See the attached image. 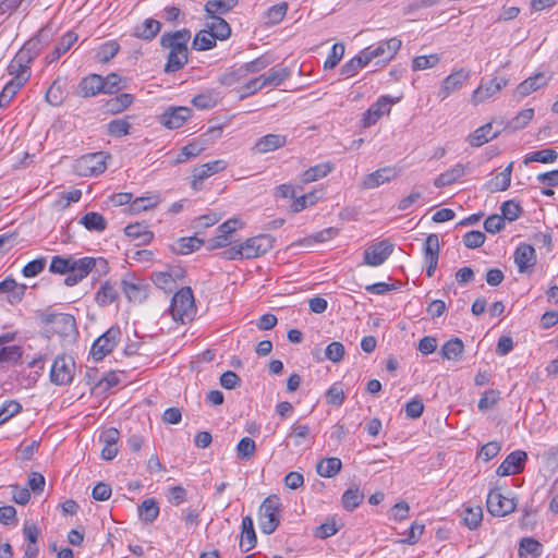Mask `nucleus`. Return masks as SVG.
Wrapping results in <instances>:
<instances>
[{
    "instance_id": "1",
    "label": "nucleus",
    "mask_w": 558,
    "mask_h": 558,
    "mask_svg": "<svg viewBox=\"0 0 558 558\" xmlns=\"http://www.w3.org/2000/svg\"><path fill=\"white\" fill-rule=\"evenodd\" d=\"M191 32L182 28L174 32H166L160 37V46L168 50L165 73H175L184 68L189 61V41Z\"/></svg>"
},
{
    "instance_id": "2",
    "label": "nucleus",
    "mask_w": 558,
    "mask_h": 558,
    "mask_svg": "<svg viewBox=\"0 0 558 558\" xmlns=\"http://www.w3.org/2000/svg\"><path fill=\"white\" fill-rule=\"evenodd\" d=\"M280 498L276 495L268 496L259 506L258 523L262 533L272 534L280 524Z\"/></svg>"
},
{
    "instance_id": "3",
    "label": "nucleus",
    "mask_w": 558,
    "mask_h": 558,
    "mask_svg": "<svg viewBox=\"0 0 558 558\" xmlns=\"http://www.w3.org/2000/svg\"><path fill=\"white\" fill-rule=\"evenodd\" d=\"M170 313L174 320L185 323L195 313L194 296L190 287L181 288L171 299Z\"/></svg>"
},
{
    "instance_id": "4",
    "label": "nucleus",
    "mask_w": 558,
    "mask_h": 558,
    "mask_svg": "<svg viewBox=\"0 0 558 558\" xmlns=\"http://www.w3.org/2000/svg\"><path fill=\"white\" fill-rule=\"evenodd\" d=\"M402 41L392 37L387 40H380L374 45H371L364 48L363 58H365L368 63L374 59H379L383 62H389L393 59L397 52L400 50Z\"/></svg>"
},
{
    "instance_id": "5",
    "label": "nucleus",
    "mask_w": 558,
    "mask_h": 558,
    "mask_svg": "<svg viewBox=\"0 0 558 558\" xmlns=\"http://www.w3.org/2000/svg\"><path fill=\"white\" fill-rule=\"evenodd\" d=\"M108 158L104 151L86 154L76 160L75 170L81 177L99 175L107 169Z\"/></svg>"
},
{
    "instance_id": "6",
    "label": "nucleus",
    "mask_w": 558,
    "mask_h": 558,
    "mask_svg": "<svg viewBox=\"0 0 558 558\" xmlns=\"http://www.w3.org/2000/svg\"><path fill=\"white\" fill-rule=\"evenodd\" d=\"M121 337L119 327H110L106 332L99 336L93 343L90 355L96 362L101 361L106 355L112 352Z\"/></svg>"
},
{
    "instance_id": "7",
    "label": "nucleus",
    "mask_w": 558,
    "mask_h": 558,
    "mask_svg": "<svg viewBox=\"0 0 558 558\" xmlns=\"http://www.w3.org/2000/svg\"><path fill=\"white\" fill-rule=\"evenodd\" d=\"M97 263L102 265V268L106 269L107 263L102 258H94V257H82L78 258L76 265L73 266V269H70L65 275L64 284L68 287H73L81 282L84 278H86Z\"/></svg>"
},
{
    "instance_id": "8",
    "label": "nucleus",
    "mask_w": 558,
    "mask_h": 558,
    "mask_svg": "<svg viewBox=\"0 0 558 558\" xmlns=\"http://www.w3.org/2000/svg\"><path fill=\"white\" fill-rule=\"evenodd\" d=\"M274 238L269 234H259L248 238L241 243L245 259L259 257L274 247Z\"/></svg>"
},
{
    "instance_id": "9",
    "label": "nucleus",
    "mask_w": 558,
    "mask_h": 558,
    "mask_svg": "<svg viewBox=\"0 0 558 558\" xmlns=\"http://www.w3.org/2000/svg\"><path fill=\"white\" fill-rule=\"evenodd\" d=\"M74 363L71 357L58 356L50 369V380L59 386L69 385L74 376Z\"/></svg>"
},
{
    "instance_id": "10",
    "label": "nucleus",
    "mask_w": 558,
    "mask_h": 558,
    "mask_svg": "<svg viewBox=\"0 0 558 558\" xmlns=\"http://www.w3.org/2000/svg\"><path fill=\"white\" fill-rule=\"evenodd\" d=\"M486 506L488 512L494 517H505L515 510L514 500L505 497L498 489L488 493Z\"/></svg>"
},
{
    "instance_id": "11",
    "label": "nucleus",
    "mask_w": 558,
    "mask_h": 558,
    "mask_svg": "<svg viewBox=\"0 0 558 558\" xmlns=\"http://www.w3.org/2000/svg\"><path fill=\"white\" fill-rule=\"evenodd\" d=\"M470 78V71L459 69L444 78L437 96L440 100L447 99L452 93L460 90Z\"/></svg>"
},
{
    "instance_id": "12",
    "label": "nucleus",
    "mask_w": 558,
    "mask_h": 558,
    "mask_svg": "<svg viewBox=\"0 0 558 558\" xmlns=\"http://www.w3.org/2000/svg\"><path fill=\"white\" fill-rule=\"evenodd\" d=\"M527 453L523 450H514L510 452L501 464L497 468L498 476H509L521 473L526 464Z\"/></svg>"
},
{
    "instance_id": "13",
    "label": "nucleus",
    "mask_w": 558,
    "mask_h": 558,
    "mask_svg": "<svg viewBox=\"0 0 558 558\" xmlns=\"http://www.w3.org/2000/svg\"><path fill=\"white\" fill-rule=\"evenodd\" d=\"M396 101L388 95L380 96L363 114V126L369 128L374 125L384 114L390 112L391 106Z\"/></svg>"
},
{
    "instance_id": "14",
    "label": "nucleus",
    "mask_w": 558,
    "mask_h": 558,
    "mask_svg": "<svg viewBox=\"0 0 558 558\" xmlns=\"http://www.w3.org/2000/svg\"><path fill=\"white\" fill-rule=\"evenodd\" d=\"M227 161L222 159L206 162L199 167H196L192 171V189L198 191L202 189L203 182L211 175L223 171L227 168Z\"/></svg>"
},
{
    "instance_id": "15",
    "label": "nucleus",
    "mask_w": 558,
    "mask_h": 558,
    "mask_svg": "<svg viewBox=\"0 0 558 558\" xmlns=\"http://www.w3.org/2000/svg\"><path fill=\"white\" fill-rule=\"evenodd\" d=\"M393 245L384 240L368 246L364 251V263L372 267H377L384 264L392 254Z\"/></svg>"
},
{
    "instance_id": "16",
    "label": "nucleus",
    "mask_w": 558,
    "mask_h": 558,
    "mask_svg": "<svg viewBox=\"0 0 558 558\" xmlns=\"http://www.w3.org/2000/svg\"><path fill=\"white\" fill-rule=\"evenodd\" d=\"M192 116L189 107H169L159 117V122L169 130L181 128Z\"/></svg>"
},
{
    "instance_id": "17",
    "label": "nucleus",
    "mask_w": 558,
    "mask_h": 558,
    "mask_svg": "<svg viewBox=\"0 0 558 558\" xmlns=\"http://www.w3.org/2000/svg\"><path fill=\"white\" fill-rule=\"evenodd\" d=\"M240 227L238 219H229L217 228V235L209 239L208 248L217 250L227 247L232 242V234Z\"/></svg>"
},
{
    "instance_id": "18",
    "label": "nucleus",
    "mask_w": 558,
    "mask_h": 558,
    "mask_svg": "<svg viewBox=\"0 0 558 558\" xmlns=\"http://www.w3.org/2000/svg\"><path fill=\"white\" fill-rule=\"evenodd\" d=\"M31 62L24 58V52H17L8 65V73L12 76L10 81L24 86L31 77Z\"/></svg>"
},
{
    "instance_id": "19",
    "label": "nucleus",
    "mask_w": 558,
    "mask_h": 558,
    "mask_svg": "<svg viewBox=\"0 0 558 558\" xmlns=\"http://www.w3.org/2000/svg\"><path fill=\"white\" fill-rule=\"evenodd\" d=\"M508 84L505 77H494L485 84H481L472 94V104L477 106L486 99L499 93Z\"/></svg>"
},
{
    "instance_id": "20",
    "label": "nucleus",
    "mask_w": 558,
    "mask_h": 558,
    "mask_svg": "<svg viewBox=\"0 0 558 558\" xmlns=\"http://www.w3.org/2000/svg\"><path fill=\"white\" fill-rule=\"evenodd\" d=\"M439 250L438 235L435 233L427 235L423 247L427 277H432L437 268Z\"/></svg>"
},
{
    "instance_id": "21",
    "label": "nucleus",
    "mask_w": 558,
    "mask_h": 558,
    "mask_svg": "<svg viewBox=\"0 0 558 558\" xmlns=\"http://www.w3.org/2000/svg\"><path fill=\"white\" fill-rule=\"evenodd\" d=\"M45 323L52 324L53 331L62 337H69L76 331V323L70 314H50L45 317Z\"/></svg>"
},
{
    "instance_id": "22",
    "label": "nucleus",
    "mask_w": 558,
    "mask_h": 558,
    "mask_svg": "<svg viewBox=\"0 0 558 558\" xmlns=\"http://www.w3.org/2000/svg\"><path fill=\"white\" fill-rule=\"evenodd\" d=\"M287 439L292 441V445L296 448L303 446L310 447L315 439V435L312 433L311 427L307 424H301L295 422L290 427Z\"/></svg>"
},
{
    "instance_id": "23",
    "label": "nucleus",
    "mask_w": 558,
    "mask_h": 558,
    "mask_svg": "<svg viewBox=\"0 0 558 558\" xmlns=\"http://www.w3.org/2000/svg\"><path fill=\"white\" fill-rule=\"evenodd\" d=\"M399 175L396 167H384L365 177L363 187L367 190L376 189L386 182H390Z\"/></svg>"
},
{
    "instance_id": "24",
    "label": "nucleus",
    "mask_w": 558,
    "mask_h": 558,
    "mask_svg": "<svg viewBox=\"0 0 558 558\" xmlns=\"http://www.w3.org/2000/svg\"><path fill=\"white\" fill-rule=\"evenodd\" d=\"M101 93H104V81L99 74H89L78 83L77 94L82 97H94Z\"/></svg>"
},
{
    "instance_id": "25",
    "label": "nucleus",
    "mask_w": 558,
    "mask_h": 558,
    "mask_svg": "<svg viewBox=\"0 0 558 558\" xmlns=\"http://www.w3.org/2000/svg\"><path fill=\"white\" fill-rule=\"evenodd\" d=\"M514 263L519 272H525L532 268L536 263L535 248L530 244H520L514 252Z\"/></svg>"
},
{
    "instance_id": "26",
    "label": "nucleus",
    "mask_w": 558,
    "mask_h": 558,
    "mask_svg": "<svg viewBox=\"0 0 558 558\" xmlns=\"http://www.w3.org/2000/svg\"><path fill=\"white\" fill-rule=\"evenodd\" d=\"M287 143L288 137L284 134H267L256 141L254 149L258 154H266L286 146Z\"/></svg>"
},
{
    "instance_id": "27",
    "label": "nucleus",
    "mask_w": 558,
    "mask_h": 558,
    "mask_svg": "<svg viewBox=\"0 0 558 558\" xmlns=\"http://www.w3.org/2000/svg\"><path fill=\"white\" fill-rule=\"evenodd\" d=\"M121 288L130 302L141 303L147 296L145 284L134 278H124Z\"/></svg>"
},
{
    "instance_id": "28",
    "label": "nucleus",
    "mask_w": 558,
    "mask_h": 558,
    "mask_svg": "<svg viewBox=\"0 0 558 558\" xmlns=\"http://www.w3.org/2000/svg\"><path fill=\"white\" fill-rule=\"evenodd\" d=\"M241 538H240V548L242 551H250L256 546L257 538L254 529V522L252 517L246 515L242 519L241 525Z\"/></svg>"
},
{
    "instance_id": "29",
    "label": "nucleus",
    "mask_w": 558,
    "mask_h": 558,
    "mask_svg": "<svg viewBox=\"0 0 558 558\" xmlns=\"http://www.w3.org/2000/svg\"><path fill=\"white\" fill-rule=\"evenodd\" d=\"M549 82V78L542 72L527 77L522 83H520L517 87V94L520 97H526L530 94L538 90L539 88L546 86Z\"/></svg>"
},
{
    "instance_id": "30",
    "label": "nucleus",
    "mask_w": 558,
    "mask_h": 558,
    "mask_svg": "<svg viewBox=\"0 0 558 558\" xmlns=\"http://www.w3.org/2000/svg\"><path fill=\"white\" fill-rule=\"evenodd\" d=\"M27 287L19 284L13 278L7 277L0 282V293H8V302L16 304L22 301Z\"/></svg>"
},
{
    "instance_id": "31",
    "label": "nucleus",
    "mask_w": 558,
    "mask_h": 558,
    "mask_svg": "<svg viewBox=\"0 0 558 558\" xmlns=\"http://www.w3.org/2000/svg\"><path fill=\"white\" fill-rule=\"evenodd\" d=\"M77 40V34L74 32L65 33L60 40L56 44L53 50L47 54L46 59L48 63H52L59 60L64 53H66Z\"/></svg>"
},
{
    "instance_id": "32",
    "label": "nucleus",
    "mask_w": 558,
    "mask_h": 558,
    "mask_svg": "<svg viewBox=\"0 0 558 558\" xmlns=\"http://www.w3.org/2000/svg\"><path fill=\"white\" fill-rule=\"evenodd\" d=\"M465 173V166L462 163H456L453 167L448 169L447 171L440 173L434 180V186L440 189L456 183L459 179H461Z\"/></svg>"
},
{
    "instance_id": "33",
    "label": "nucleus",
    "mask_w": 558,
    "mask_h": 558,
    "mask_svg": "<svg viewBox=\"0 0 558 558\" xmlns=\"http://www.w3.org/2000/svg\"><path fill=\"white\" fill-rule=\"evenodd\" d=\"M498 131H493V124L486 123L477 128L470 136L469 143L473 147H480L498 136Z\"/></svg>"
},
{
    "instance_id": "34",
    "label": "nucleus",
    "mask_w": 558,
    "mask_h": 558,
    "mask_svg": "<svg viewBox=\"0 0 558 558\" xmlns=\"http://www.w3.org/2000/svg\"><path fill=\"white\" fill-rule=\"evenodd\" d=\"M160 27L161 24L159 21L146 19L133 28V36L144 40H151L159 33Z\"/></svg>"
},
{
    "instance_id": "35",
    "label": "nucleus",
    "mask_w": 558,
    "mask_h": 558,
    "mask_svg": "<svg viewBox=\"0 0 558 558\" xmlns=\"http://www.w3.org/2000/svg\"><path fill=\"white\" fill-rule=\"evenodd\" d=\"M48 39V29H40L35 38L29 39L19 52H24V58L32 62L39 53L43 41Z\"/></svg>"
},
{
    "instance_id": "36",
    "label": "nucleus",
    "mask_w": 558,
    "mask_h": 558,
    "mask_svg": "<svg viewBox=\"0 0 558 558\" xmlns=\"http://www.w3.org/2000/svg\"><path fill=\"white\" fill-rule=\"evenodd\" d=\"M221 100V94L217 89H207L192 99L194 107L201 110L214 108Z\"/></svg>"
},
{
    "instance_id": "37",
    "label": "nucleus",
    "mask_w": 558,
    "mask_h": 558,
    "mask_svg": "<svg viewBox=\"0 0 558 558\" xmlns=\"http://www.w3.org/2000/svg\"><path fill=\"white\" fill-rule=\"evenodd\" d=\"M134 102V96L129 93L119 94L105 104L106 111L111 114H118L128 109Z\"/></svg>"
},
{
    "instance_id": "38",
    "label": "nucleus",
    "mask_w": 558,
    "mask_h": 558,
    "mask_svg": "<svg viewBox=\"0 0 558 558\" xmlns=\"http://www.w3.org/2000/svg\"><path fill=\"white\" fill-rule=\"evenodd\" d=\"M512 169L513 162H510L500 173L487 182V189L493 193L508 190L511 183Z\"/></svg>"
},
{
    "instance_id": "39",
    "label": "nucleus",
    "mask_w": 558,
    "mask_h": 558,
    "mask_svg": "<svg viewBox=\"0 0 558 558\" xmlns=\"http://www.w3.org/2000/svg\"><path fill=\"white\" fill-rule=\"evenodd\" d=\"M209 21L206 27L213 33L214 37L219 40H226L231 35V27L221 16L208 15Z\"/></svg>"
},
{
    "instance_id": "40",
    "label": "nucleus",
    "mask_w": 558,
    "mask_h": 558,
    "mask_svg": "<svg viewBox=\"0 0 558 558\" xmlns=\"http://www.w3.org/2000/svg\"><path fill=\"white\" fill-rule=\"evenodd\" d=\"M78 222L90 232H102L108 225L106 218L96 211L86 213Z\"/></svg>"
},
{
    "instance_id": "41",
    "label": "nucleus",
    "mask_w": 558,
    "mask_h": 558,
    "mask_svg": "<svg viewBox=\"0 0 558 558\" xmlns=\"http://www.w3.org/2000/svg\"><path fill=\"white\" fill-rule=\"evenodd\" d=\"M542 551V544L533 537H523L519 543V558H538Z\"/></svg>"
},
{
    "instance_id": "42",
    "label": "nucleus",
    "mask_w": 558,
    "mask_h": 558,
    "mask_svg": "<svg viewBox=\"0 0 558 558\" xmlns=\"http://www.w3.org/2000/svg\"><path fill=\"white\" fill-rule=\"evenodd\" d=\"M462 521L470 530L477 529L483 520V509L478 505H466L462 511Z\"/></svg>"
},
{
    "instance_id": "43",
    "label": "nucleus",
    "mask_w": 558,
    "mask_h": 558,
    "mask_svg": "<svg viewBox=\"0 0 558 558\" xmlns=\"http://www.w3.org/2000/svg\"><path fill=\"white\" fill-rule=\"evenodd\" d=\"M339 234V229L329 227L326 229H323L314 234H311L308 236L303 238L299 241V245L301 246H313L317 243H325L332 239H335Z\"/></svg>"
},
{
    "instance_id": "44",
    "label": "nucleus",
    "mask_w": 558,
    "mask_h": 558,
    "mask_svg": "<svg viewBox=\"0 0 558 558\" xmlns=\"http://www.w3.org/2000/svg\"><path fill=\"white\" fill-rule=\"evenodd\" d=\"M464 351L463 341L460 338H451L444 343L440 354L444 359L449 361H459Z\"/></svg>"
},
{
    "instance_id": "45",
    "label": "nucleus",
    "mask_w": 558,
    "mask_h": 558,
    "mask_svg": "<svg viewBox=\"0 0 558 558\" xmlns=\"http://www.w3.org/2000/svg\"><path fill=\"white\" fill-rule=\"evenodd\" d=\"M290 76L287 68H271L268 72L260 75L264 87H277Z\"/></svg>"
},
{
    "instance_id": "46",
    "label": "nucleus",
    "mask_w": 558,
    "mask_h": 558,
    "mask_svg": "<svg viewBox=\"0 0 558 558\" xmlns=\"http://www.w3.org/2000/svg\"><path fill=\"white\" fill-rule=\"evenodd\" d=\"M332 169L333 165L331 162L315 165L302 173L301 180L303 183H311L317 181L322 178L327 177L332 171Z\"/></svg>"
},
{
    "instance_id": "47",
    "label": "nucleus",
    "mask_w": 558,
    "mask_h": 558,
    "mask_svg": "<svg viewBox=\"0 0 558 558\" xmlns=\"http://www.w3.org/2000/svg\"><path fill=\"white\" fill-rule=\"evenodd\" d=\"M239 3V0H208L205 3L207 15L220 16L227 14Z\"/></svg>"
},
{
    "instance_id": "48",
    "label": "nucleus",
    "mask_w": 558,
    "mask_h": 558,
    "mask_svg": "<svg viewBox=\"0 0 558 558\" xmlns=\"http://www.w3.org/2000/svg\"><path fill=\"white\" fill-rule=\"evenodd\" d=\"M341 468V460L336 457H330L320 460L316 465V471L323 477H333L340 472Z\"/></svg>"
},
{
    "instance_id": "49",
    "label": "nucleus",
    "mask_w": 558,
    "mask_h": 558,
    "mask_svg": "<svg viewBox=\"0 0 558 558\" xmlns=\"http://www.w3.org/2000/svg\"><path fill=\"white\" fill-rule=\"evenodd\" d=\"M118 298V290L110 281H105L95 294V301L99 306H107Z\"/></svg>"
},
{
    "instance_id": "50",
    "label": "nucleus",
    "mask_w": 558,
    "mask_h": 558,
    "mask_svg": "<svg viewBox=\"0 0 558 558\" xmlns=\"http://www.w3.org/2000/svg\"><path fill=\"white\" fill-rule=\"evenodd\" d=\"M124 233L133 240H138L141 244H148L154 238L153 232L147 230V228L141 223H131L126 226Z\"/></svg>"
},
{
    "instance_id": "51",
    "label": "nucleus",
    "mask_w": 558,
    "mask_h": 558,
    "mask_svg": "<svg viewBox=\"0 0 558 558\" xmlns=\"http://www.w3.org/2000/svg\"><path fill=\"white\" fill-rule=\"evenodd\" d=\"M138 515L142 521L153 523L159 515V507L154 498L145 499L138 507Z\"/></svg>"
},
{
    "instance_id": "52",
    "label": "nucleus",
    "mask_w": 558,
    "mask_h": 558,
    "mask_svg": "<svg viewBox=\"0 0 558 558\" xmlns=\"http://www.w3.org/2000/svg\"><path fill=\"white\" fill-rule=\"evenodd\" d=\"M368 61L363 58V51L361 50L359 54L347 61L340 69V74L345 77L354 76L360 69L366 66Z\"/></svg>"
},
{
    "instance_id": "53",
    "label": "nucleus",
    "mask_w": 558,
    "mask_h": 558,
    "mask_svg": "<svg viewBox=\"0 0 558 558\" xmlns=\"http://www.w3.org/2000/svg\"><path fill=\"white\" fill-rule=\"evenodd\" d=\"M364 499V494L359 489V487L353 486L348 488L341 498L342 506L345 510L352 511L357 508Z\"/></svg>"
},
{
    "instance_id": "54",
    "label": "nucleus",
    "mask_w": 558,
    "mask_h": 558,
    "mask_svg": "<svg viewBox=\"0 0 558 558\" xmlns=\"http://www.w3.org/2000/svg\"><path fill=\"white\" fill-rule=\"evenodd\" d=\"M77 259L72 256L56 255L51 258L49 271L52 274L65 275L73 266L76 265Z\"/></svg>"
},
{
    "instance_id": "55",
    "label": "nucleus",
    "mask_w": 558,
    "mask_h": 558,
    "mask_svg": "<svg viewBox=\"0 0 558 558\" xmlns=\"http://www.w3.org/2000/svg\"><path fill=\"white\" fill-rule=\"evenodd\" d=\"M558 153L553 148H545L527 154L524 158V163L529 162H541V163H553L557 160Z\"/></svg>"
},
{
    "instance_id": "56",
    "label": "nucleus",
    "mask_w": 558,
    "mask_h": 558,
    "mask_svg": "<svg viewBox=\"0 0 558 558\" xmlns=\"http://www.w3.org/2000/svg\"><path fill=\"white\" fill-rule=\"evenodd\" d=\"M216 40L213 33L206 27L195 35L193 47L201 51L209 50L216 46Z\"/></svg>"
},
{
    "instance_id": "57",
    "label": "nucleus",
    "mask_w": 558,
    "mask_h": 558,
    "mask_svg": "<svg viewBox=\"0 0 558 558\" xmlns=\"http://www.w3.org/2000/svg\"><path fill=\"white\" fill-rule=\"evenodd\" d=\"M131 128L128 117H124L111 120L107 125V132L110 136L122 137L130 134Z\"/></svg>"
},
{
    "instance_id": "58",
    "label": "nucleus",
    "mask_w": 558,
    "mask_h": 558,
    "mask_svg": "<svg viewBox=\"0 0 558 558\" xmlns=\"http://www.w3.org/2000/svg\"><path fill=\"white\" fill-rule=\"evenodd\" d=\"M203 243L204 241L198 239L197 236L181 238L178 240L174 251L178 254L186 255L194 251H197Z\"/></svg>"
},
{
    "instance_id": "59",
    "label": "nucleus",
    "mask_w": 558,
    "mask_h": 558,
    "mask_svg": "<svg viewBox=\"0 0 558 558\" xmlns=\"http://www.w3.org/2000/svg\"><path fill=\"white\" fill-rule=\"evenodd\" d=\"M159 203L158 195L142 196L135 198L130 206V209L134 214H138L144 210L154 208Z\"/></svg>"
},
{
    "instance_id": "60",
    "label": "nucleus",
    "mask_w": 558,
    "mask_h": 558,
    "mask_svg": "<svg viewBox=\"0 0 558 558\" xmlns=\"http://www.w3.org/2000/svg\"><path fill=\"white\" fill-rule=\"evenodd\" d=\"M246 76L243 66H239L236 69L232 68L225 73H222L218 82L223 86H232L234 84L240 83Z\"/></svg>"
},
{
    "instance_id": "61",
    "label": "nucleus",
    "mask_w": 558,
    "mask_h": 558,
    "mask_svg": "<svg viewBox=\"0 0 558 558\" xmlns=\"http://www.w3.org/2000/svg\"><path fill=\"white\" fill-rule=\"evenodd\" d=\"M151 280L157 288L165 291H171L175 286L174 277L168 271L153 272Z\"/></svg>"
},
{
    "instance_id": "62",
    "label": "nucleus",
    "mask_w": 558,
    "mask_h": 558,
    "mask_svg": "<svg viewBox=\"0 0 558 558\" xmlns=\"http://www.w3.org/2000/svg\"><path fill=\"white\" fill-rule=\"evenodd\" d=\"M288 11V4L286 2L275 4L270 7L266 12V23L270 25H276L280 23L286 16Z\"/></svg>"
},
{
    "instance_id": "63",
    "label": "nucleus",
    "mask_w": 558,
    "mask_h": 558,
    "mask_svg": "<svg viewBox=\"0 0 558 558\" xmlns=\"http://www.w3.org/2000/svg\"><path fill=\"white\" fill-rule=\"evenodd\" d=\"M22 411V405L15 400L5 401L0 408V425Z\"/></svg>"
},
{
    "instance_id": "64",
    "label": "nucleus",
    "mask_w": 558,
    "mask_h": 558,
    "mask_svg": "<svg viewBox=\"0 0 558 558\" xmlns=\"http://www.w3.org/2000/svg\"><path fill=\"white\" fill-rule=\"evenodd\" d=\"M344 54V45L341 43H336L331 47V50L324 62L325 70L335 69Z\"/></svg>"
}]
</instances>
